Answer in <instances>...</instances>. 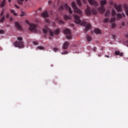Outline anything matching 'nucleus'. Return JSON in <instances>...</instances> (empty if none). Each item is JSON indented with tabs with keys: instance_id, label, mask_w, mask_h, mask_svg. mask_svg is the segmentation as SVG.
<instances>
[{
	"instance_id": "obj_10",
	"label": "nucleus",
	"mask_w": 128,
	"mask_h": 128,
	"mask_svg": "<svg viewBox=\"0 0 128 128\" xmlns=\"http://www.w3.org/2000/svg\"><path fill=\"white\" fill-rule=\"evenodd\" d=\"M64 8L66 10H68V12L69 14H72V8L68 6V4H65Z\"/></svg>"
},
{
	"instance_id": "obj_51",
	"label": "nucleus",
	"mask_w": 128,
	"mask_h": 128,
	"mask_svg": "<svg viewBox=\"0 0 128 128\" xmlns=\"http://www.w3.org/2000/svg\"><path fill=\"white\" fill-rule=\"evenodd\" d=\"M11 0H8V2H10Z\"/></svg>"
},
{
	"instance_id": "obj_43",
	"label": "nucleus",
	"mask_w": 128,
	"mask_h": 128,
	"mask_svg": "<svg viewBox=\"0 0 128 128\" xmlns=\"http://www.w3.org/2000/svg\"><path fill=\"white\" fill-rule=\"evenodd\" d=\"M112 38H113L114 40H116V35L113 34Z\"/></svg>"
},
{
	"instance_id": "obj_26",
	"label": "nucleus",
	"mask_w": 128,
	"mask_h": 128,
	"mask_svg": "<svg viewBox=\"0 0 128 128\" xmlns=\"http://www.w3.org/2000/svg\"><path fill=\"white\" fill-rule=\"evenodd\" d=\"M104 20V22L106 24L107 22H110V18H105Z\"/></svg>"
},
{
	"instance_id": "obj_35",
	"label": "nucleus",
	"mask_w": 128,
	"mask_h": 128,
	"mask_svg": "<svg viewBox=\"0 0 128 128\" xmlns=\"http://www.w3.org/2000/svg\"><path fill=\"white\" fill-rule=\"evenodd\" d=\"M59 24H64V21L62 20H59Z\"/></svg>"
},
{
	"instance_id": "obj_32",
	"label": "nucleus",
	"mask_w": 128,
	"mask_h": 128,
	"mask_svg": "<svg viewBox=\"0 0 128 128\" xmlns=\"http://www.w3.org/2000/svg\"><path fill=\"white\" fill-rule=\"evenodd\" d=\"M68 54V52L64 51L62 53V54Z\"/></svg>"
},
{
	"instance_id": "obj_29",
	"label": "nucleus",
	"mask_w": 128,
	"mask_h": 128,
	"mask_svg": "<svg viewBox=\"0 0 128 128\" xmlns=\"http://www.w3.org/2000/svg\"><path fill=\"white\" fill-rule=\"evenodd\" d=\"M23 2H24V0H18V4H22Z\"/></svg>"
},
{
	"instance_id": "obj_39",
	"label": "nucleus",
	"mask_w": 128,
	"mask_h": 128,
	"mask_svg": "<svg viewBox=\"0 0 128 128\" xmlns=\"http://www.w3.org/2000/svg\"><path fill=\"white\" fill-rule=\"evenodd\" d=\"M58 48H54L53 50L54 52H56L57 50H58Z\"/></svg>"
},
{
	"instance_id": "obj_34",
	"label": "nucleus",
	"mask_w": 128,
	"mask_h": 128,
	"mask_svg": "<svg viewBox=\"0 0 128 128\" xmlns=\"http://www.w3.org/2000/svg\"><path fill=\"white\" fill-rule=\"evenodd\" d=\"M0 34H4V30H0Z\"/></svg>"
},
{
	"instance_id": "obj_18",
	"label": "nucleus",
	"mask_w": 128,
	"mask_h": 128,
	"mask_svg": "<svg viewBox=\"0 0 128 128\" xmlns=\"http://www.w3.org/2000/svg\"><path fill=\"white\" fill-rule=\"evenodd\" d=\"M94 32L97 34H102V31H100V30L98 28H96L94 30Z\"/></svg>"
},
{
	"instance_id": "obj_42",
	"label": "nucleus",
	"mask_w": 128,
	"mask_h": 128,
	"mask_svg": "<svg viewBox=\"0 0 128 128\" xmlns=\"http://www.w3.org/2000/svg\"><path fill=\"white\" fill-rule=\"evenodd\" d=\"M15 8H20V6H16V4L14 5Z\"/></svg>"
},
{
	"instance_id": "obj_38",
	"label": "nucleus",
	"mask_w": 128,
	"mask_h": 128,
	"mask_svg": "<svg viewBox=\"0 0 128 128\" xmlns=\"http://www.w3.org/2000/svg\"><path fill=\"white\" fill-rule=\"evenodd\" d=\"M6 18H10V14L8 13L6 14Z\"/></svg>"
},
{
	"instance_id": "obj_41",
	"label": "nucleus",
	"mask_w": 128,
	"mask_h": 128,
	"mask_svg": "<svg viewBox=\"0 0 128 128\" xmlns=\"http://www.w3.org/2000/svg\"><path fill=\"white\" fill-rule=\"evenodd\" d=\"M45 22H46L49 23V22H50V20H48V19H46Z\"/></svg>"
},
{
	"instance_id": "obj_7",
	"label": "nucleus",
	"mask_w": 128,
	"mask_h": 128,
	"mask_svg": "<svg viewBox=\"0 0 128 128\" xmlns=\"http://www.w3.org/2000/svg\"><path fill=\"white\" fill-rule=\"evenodd\" d=\"M14 46L16 48H24V45L22 42L16 41L14 43Z\"/></svg>"
},
{
	"instance_id": "obj_54",
	"label": "nucleus",
	"mask_w": 128,
	"mask_h": 128,
	"mask_svg": "<svg viewBox=\"0 0 128 128\" xmlns=\"http://www.w3.org/2000/svg\"><path fill=\"white\" fill-rule=\"evenodd\" d=\"M26 0V2H28V0Z\"/></svg>"
},
{
	"instance_id": "obj_30",
	"label": "nucleus",
	"mask_w": 128,
	"mask_h": 128,
	"mask_svg": "<svg viewBox=\"0 0 128 128\" xmlns=\"http://www.w3.org/2000/svg\"><path fill=\"white\" fill-rule=\"evenodd\" d=\"M58 10H60V11L64 10V6H60L58 8Z\"/></svg>"
},
{
	"instance_id": "obj_33",
	"label": "nucleus",
	"mask_w": 128,
	"mask_h": 128,
	"mask_svg": "<svg viewBox=\"0 0 128 128\" xmlns=\"http://www.w3.org/2000/svg\"><path fill=\"white\" fill-rule=\"evenodd\" d=\"M38 48L39 50H42L44 49V46H38Z\"/></svg>"
},
{
	"instance_id": "obj_1",
	"label": "nucleus",
	"mask_w": 128,
	"mask_h": 128,
	"mask_svg": "<svg viewBox=\"0 0 128 128\" xmlns=\"http://www.w3.org/2000/svg\"><path fill=\"white\" fill-rule=\"evenodd\" d=\"M74 22L76 24H80V26H85V32H86L88 30H90L92 28V25L90 24L88 22H86L85 21H83L82 22L80 19V16L75 14L74 15Z\"/></svg>"
},
{
	"instance_id": "obj_17",
	"label": "nucleus",
	"mask_w": 128,
	"mask_h": 128,
	"mask_svg": "<svg viewBox=\"0 0 128 128\" xmlns=\"http://www.w3.org/2000/svg\"><path fill=\"white\" fill-rule=\"evenodd\" d=\"M115 54L116 56H124V53L120 52L118 50H116L115 52Z\"/></svg>"
},
{
	"instance_id": "obj_40",
	"label": "nucleus",
	"mask_w": 128,
	"mask_h": 128,
	"mask_svg": "<svg viewBox=\"0 0 128 128\" xmlns=\"http://www.w3.org/2000/svg\"><path fill=\"white\" fill-rule=\"evenodd\" d=\"M10 22H12V20H14V19L12 18V17H10Z\"/></svg>"
},
{
	"instance_id": "obj_56",
	"label": "nucleus",
	"mask_w": 128,
	"mask_h": 128,
	"mask_svg": "<svg viewBox=\"0 0 128 128\" xmlns=\"http://www.w3.org/2000/svg\"><path fill=\"white\" fill-rule=\"evenodd\" d=\"M84 0V2H86V0Z\"/></svg>"
},
{
	"instance_id": "obj_46",
	"label": "nucleus",
	"mask_w": 128,
	"mask_h": 128,
	"mask_svg": "<svg viewBox=\"0 0 128 128\" xmlns=\"http://www.w3.org/2000/svg\"><path fill=\"white\" fill-rule=\"evenodd\" d=\"M90 48H92V47H90V46H88V50H90Z\"/></svg>"
},
{
	"instance_id": "obj_12",
	"label": "nucleus",
	"mask_w": 128,
	"mask_h": 128,
	"mask_svg": "<svg viewBox=\"0 0 128 128\" xmlns=\"http://www.w3.org/2000/svg\"><path fill=\"white\" fill-rule=\"evenodd\" d=\"M0 16H2L0 20V22H4V21L6 20V17L4 16V10L0 13Z\"/></svg>"
},
{
	"instance_id": "obj_36",
	"label": "nucleus",
	"mask_w": 128,
	"mask_h": 128,
	"mask_svg": "<svg viewBox=\"0 0 128 128\" xmlns=\"http://www.w3.org/2000/svg\"><path fill=\"white\" fill-rule=\"evenodd\" d=\"M18 40H20V42H22V37H18Z\"/></svg>"
},
{
	"instance_id": "obj_20",
	"label": "nucleus",
	"mask_w": 128,
	"mask_h": 128,
	"mask_svg": "<svg viewBox=\"0 0 128 128\" xmlns=\"http://www.w3.org/2000/svg\"><path fill=\"white\" fill-rule=\"evenodd\" d=\"M6 4V1L2 0L0 4V6H1V8H4Z\"/></svg>"
},
{
	"instance_id": "obj_24",
	"label": "nucleus",
	"mask_w": 128,
	"mask_h": 128,
	"mask_svg": "<svg viewBox=\"0 0 128 128\" xmlns=\"http://www.w3.org/2000/svg\"><path fill=\"white\" fill-rule=\"evenodd\" d=\"M86 38L88 42H90V40H92V36H90L88 35H86Z\"/></svg>"
},
{
	"instance_id": "obj_16",
	"label": "nucleus",
	"mask_w": 128,
	"mask_h": 128,
	"mask_svg": "<svg viewBox=\"0 0 128 128\" xmlns=\"http://www.w3.org/2000/svg\"><path fill=\"white\" fill-rule=\"evenodd\" d=\"M115 8H116L118 12H121L122 10V8L121 6L116 5L115 6Z\"/></svg>"
},
{
	"instance_id": "obj_19",
	"label": "nucleus",
	"mask_w": 128,
	"mask_h": 128,
	"mask_svg": "<svg viewBox=\"0 0 128 128\" xmlns=\"http://www.w3.org/2000/svg\"><path fill=\"white\" fill-rule=\"evenodd\" d=\"M70 18H72V16L70 15H68V16L65 15L64 16V19L65 20H70Z\"/></svg>"
},
{
	"instance_id": "obj_49",
	"label": "nucleus",
	"mask_w": 128,
	"mask_h": 128,
	"mask_svg": "<svg viewBox=\"0 0 128 128\" xmlns=\"http://www.w3.org/2000/svg\"><path fill=\"white\" fill-rule=\"evenodd\" d=\"M101 50H104V47L100 48Z\"/></svg>"
},
{
	"instance_id": "obj_44",
	"label": "nucleus",
	"mask_w": 128,
	"mask_h": 128,
	"mask_svg": "<svg viewBox=\"0 0 128 128\" xmlns=\"http://www.w3.org/2000/svg\"><path fill=\"white\" fill-rule=\"evenodd\" d=\"M48 4H52V0H49L48 2Z\"/></svg>"
},
{
	"instance_id": "obj_21",
	"label": "nucleus",
	"mask_w": 128,
	"mask_h": 128,
	"mask_svg": "<svg viewBox=\"0 0 128 128\" xmlns=\"http://www.w3.org/2000/svg\"><path fill=\"white\" fill-rule=\"evenodd\" d=\"M110 16V10H107V11L105 13V16Z\"/></svg>"
},
{
	"instance_id": "obj_28",
	"label": "nucleus",
	"mask_w": 128,
	"mask_h": 128,
	"mask_svg": "<svg viewBox=\"0 0 128 128\" xmlns=\"http://www.w3.org/2000/svg\"><path fill=\"white\" fill-rule=\"evenodd\" d=\"M114 17H112L110 19V22H114L116 20V17H114V16H113Z\"/></svg>"
},
{
	"instance_id": "obj_37",
	"label": "nucleus",
	"mask_w": 128,
	"mask_h": 128,
	"mask_svg": "<svg viewBox=\"0 0 128 128\" xmlns=\"http://www.w3.org/2000/svg\"><path fill=\"white\" fill-rule=\"evenodd\" d=\"M96 50H97L96 48V47H94L93 48V52H96Z\"/></svg>"
},
{
	"instance_id": "obj_6",
	"label": "nucleus",
	"mask_w": 128,
	"mask_h": 128,
	"mask_svg": "<svg viewBox=\"0 0 128 128\" xmlns=\"http://www.w3.org/2000/svg\"><path fill=\"white\" fill-rule=\"evenodd\" d=\"M85 12L86 14H87V16H90L92 14H98L96 10L94 9H92V10H90V8L88 7Z\"/></svg>"
},
{
	"instance_id": "obj_2",
	"label": "nucleus",
	"mask_w": 128,
	"mask_h": 128,
	"mask_svg": "<svg viewBox=\"0 0 128 128\" xmlns=\"http://www.w3.org/2000/svg\"><path fill=\"white\" fill-rule=\"evenodd\" d=\"M48 32H49L50 36H54V34H60V30L58 29L56 30L54 32L48 28L43 29V32H44V34H46Z\"/></svg>"
},
{
	"instance_id": "obj_8",
	"label": "nucleus",
	"mask_w": 128,
	"mask_h": 128,
	"mask_svg": "<svg viewBox=\"0 0 128 128\" xmlns=\"http://www.w3.org/2000/svg\"><path fill=\"white\" fill-rule=\"evenodd\" d=\"M37 27L38 26L36 24H31L30 25L29 30L30 32H38V30H36Z\"/></svg>"
},
{
	"instance_id": "obj_47",
	"label": "nucleus",
	"mask_w": 128,
	"mask_h": 128,
	"mask_svg": "<svg viewBox=\"0 0 128 128\" xmlns=\"http://www.w3.org/2000/svg\"><path fill=\"white\" fill-rule=\"evenodd\" d=\"M34 44H35V46H36V45L38 44V42H34Z\"/></svg>"
},
{
	"instance_id": "obj_58",
	"label": "nucleus",
	"mask_w": 128,
	"mask_h": 128,
	"mask_svg": "<svg viewBox=\"0 0 128 128\" xmlns=\"http://www.w3.org/2000/svg\"><path fill=\"white\" fill-rule=\"evenodd\" d=\"M127 46H128V44H127Z\"/></svg>"
},
{
	"instance_id": "obj_55",
	"label": "nucleus",
	"mask_w": 128,
	"mask_h": 128,
	"mask_svg": "<svg viewBox=\"0 0 128 128\" xmlns=\"http://www.w3.org/2000/svg\"><path fill=\"white\" fill-rule=\"evenodd\" d=\"M22 14H24V12H22Z\"/></svg>"
},
{
	"instance_id": "obj_48",
	"label": "nucleus",
	"mask_w": 128,
	"mask_h": 128,
	"mask_svg": "<svg viewBox=\"0 0 128 128\" xmlns=\"http://www.w3.org/2000/svg\"><path fill=\"white\" fill-rule=\"evenodd\" d=\"M20 16H24V14H20Z\"/></svg>"
},
{
	"instance_id": "obj_57",
	"label": "nucleus",
	"mask_w": 128,
	"mask_h": 128,
	"mask_svg": "<svg viewBox=\"0 0 128 128\" xmlns=\"http://www.w3.org/2000/svg\"><path fill=\"white\" fill-rule=\"evenodd\" d=\"M4 0V2H6V0Z\"/></svg>"
},
{
	"instance_id": "obj_53",
	"label": "nucleus",
	"mask_w": 128,
	"mask_h": 128,
	"mask_svg": "<svg viewBox=\"0 0 128 128\" xmlns=\"http://www.w3.org/2000/svg\"><path fill=\"white\" fill-rule=\"evenodd\" d=\"M98 56H100V54H98Z\"/></svg>"
},
{
	"instance_id": "obj_50",
	"label": "nucleus",
	"mask_w": 128,
	"mask_h": 128,
	"mask_svg": "<svg viewBox=\"0 0 128 128\" xmlns=\"http://www.w3.org/2000/svg\"><path fill=\"white\" fill-rule=\"evenodd\" d=\"M105 56H106V58H110V56H108V55H106Z\"/></svg>"
},
{
	"instance_id": "obj_15",
	"label": "nucleus",
	"mask_w": 128,
	"mask_h": 128,
	"mask_svg": "<svg viewBox=\"0 0 128 128\" xmlns=\"http://www.w3.org/2000/svg\"><path fill=\"white\" fill-rule=\"evenodd\" d=\"M15 26L17 28L18 30H22V26L18 23V22H15Z\"/></svg>"
},
{
	"instance_id": "obj_5",
	"label": "nucleus",
	"mask_w": 128,
	"mask_h": 128,
	"mask_svg": "<svg viewBox=\"0 0 128 128\" xmlns=\"http://www.w3.org/2000/svg\"><path fill=\"white\" fill-rule=\"evenodd\" d=\"M64 33L66 36V38L68 40H70L72 38V32L68 28H66L64 30Z\"/></svg>"
},
{
	"instance_id": "obj_27",
	"label": "nucleus",
	"mask_w": 128,
	"mask_h": 128,
	"mask_svg": "<svg viewBox=\"0 0 128 128\" xmlns=\"http://www.w3.org/2000/svg\"><path fill=\"white\" fill-rule=\"evenodd\" d=\"M116 26V22H114L112 24V28H114Z\"/></svg>"
},
{
	"instance_id": "obj_23",
	"label": "nucleus",
	"mask_w": 128,
	"mask_h": 128,
	"mask_svg": "<svg viewBox=\"0 0 128 128\" xmlns=\"http://www.w3.org/2000/svg\"><path fill=\"white\" fill-rule=\"evenodd\" d=\"M116 14V10L114 9L112 10V16H114Z\"/></svg>"
},
{
	"instance_id": "obj_9",
	"label": "nucleus",
	"mask_w": 128,
	"mask_h": 128,
	"mask_svg": "<svg viewBox=\"0 0 128 128\" xmlns=\"http://www.w3.org/2000/svg\"><path fill=\"white\" fill-rule=\"evenodd\" d=\"M88 2L90 6H94L97 7L98 6V2L94 0H88Z\"/></svg>"
},
{
	"instance_id": "obj_31",
	"label": "nucleus",
	"mask_w": 128,
	"mask_h": 128,
	"mask_svg": "<svg viewBox=\"0 0 128 128\" xmlns=\"http://www.w3.org/2000/svg\"><path fill=\"white\" fill-rule=\"evenodd\" d=\"M125 11H126V14L128 16V6L125 7Z\"/></svg>"
},
{
	"instance_id": "obj_4",
	"label": "nucleus",
	"mask_w": 128,
	"mask_h": 128,
	"mask_svg": "<svg viewBox=\"0 0 128 128\" xmlns=\"http://www.w3.org/2000/svg\"><path fill=\"white\" fill-rule=\"evenodd\" d=\"M72 6L76 14H80V16H82V11L78 8V6H76V2H72Z\"/></svg>"
},
{
	"instance_id": "obj_52",
	"label": "nucleus",
	"mask_w": 128,
	"mask_h": 128,
	"mask_svg": "<svg viewBox=\"0 0 128 128\" xmlns=\"http://www.w3.org/2000/svg\"><path fill=\"white\" fill-rule=\"evenodd\" d=\"M39 10H42V8H39Z\"/></svg>"
},
{
	"instance_id": "obj_13",
	"label": "nucleus",
	"mask_w": 128,
	"mask_h": 128,
	"mask_svg": "<svg viewBox=\"0 0 128 128\" xmlns=\"http://www.w3.org/2000/svg\"><path fill=\"white\" fill-rule=\"evenodd\" d=\"M42 16L43 18H48V10H45L42 14Z\"/></svg>"
},
{
	"instance_id": "obj_45",
	"label": "nucleus",
	"mask_w": 128,
	"mask_h": 128,
	"mask_svg": "<svg viewBox=\"0 0 128 128\" xmlns=\"http://www.w3.org/2000/svg\"><path fill=\"white\" fill-rule=\"evenodd\" d=\"M124 24H125L124 22H122V26H124Z\"/></svg>"
},
{
	"instance_id": "obj_11",
	"label": "nucleus",
	"mask_w": 128,
	"mask_h": 128,
	"mask_svg": "<svg viewBox=\"0 0 128 128\" xmlns=\"http://www.w3.org/2000/svg\"><path fill=\"white\" fill-rule=\"evenodd\" d=\"M69 46L70 43L68 42H64L63 44L62 48L64 50H68V48Z\"/></svg>"
},
{
	"instance_id": "obj_14",
	"label": "nucleus",
	"mask_w": 128,
	"mask_h": 128,
	"mask_svg": "<svg viewBox=\"0 0 128 128\" xmlns=\"http://www.w3.org/2000/svg\"><path fill=\"white\" fill-rule=\"evenodd\" d=\"M116 16H117V18L118 20H120V18H122V16L126 18V14H124V13H122V15L121 14L118 13L116 14Z\"/></svg>"
},
{
	"instance_id": "obj_3",
	"label": "nucleus",
	"mask_w": 128,
	"mask_h": 128,
	"mask_svg": "<svg viewBox=\"0 0 128 128\" xmlns=\"http://www.w3.org/2000/svg\"><path fill=\"white\" fill-rule=\"evenodd\" d=\"M106 0H100V6L101 7L98 8V10L100 14H104L106 10V8L104 6L106 5Z\"/></svg>"
},
{
	"instance_id": "obj_25",
	"label": "nucleus",
	"mask_w": 128,
	"mask_h": 128,
	"mask_svg": "<svg viewBox=\"0 0 128 128\" xmlns=\"http://www.w3.org/2000/svg\"><path fill=\"white\" fill-rule=\"evenodd\" d=\"M76 3L79 6H82V2H80V0H76Z\"/></svg>"
},
{
	"instance_id": "obj_22",
	"label": "nucleus",
	"mask_w": 128,
	"mask_h": 128,
	"mask_svg": "<svg viewBox=\"0 0 128 128\" xmlns=\"http://www.w3.org/2000/svg\"><path fill=\"white\" fill-rule=\"evenodd\" d=\"M11 14H13L14 16H18V14L16 13V12L14 10H10Z\"/></svg>"
}]
</instances>
